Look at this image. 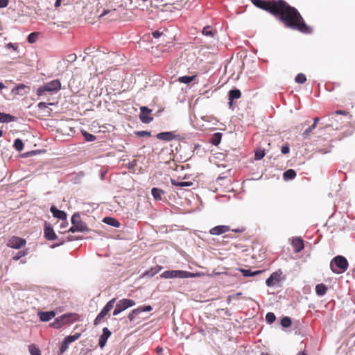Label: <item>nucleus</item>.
Here are the masks:
<instances>
[{"label":"nucleus","instance_id":"nucleus-1","mask_svg":"<svg viewBox=\"0 0 355 355\" xmlns=\"http://www.w3.org/2000/svg\"><path fill=\"white\" fill-rule=\"evenodd\" d=\"M253 5L268 12L279 19L285 26L297 30L303 33H311L312 29L304 21L296 8L291 6L284 0H251Z\"/></svg>","mask_w":355,"mask_h":355},{"label":"nucleus","instance_id":"nucleus-2","mask_svg":"<svg viewBox=\"0 0 355 355\" xmlns=\"http://www.w3.org/2000/svg\"><path fill=\"white\" fill-rule=\"evenodd\" d=\"M348 261L343 256L335 257L331 261L330 268L333 272L340 274L345 272L348 268Z\"/></svg>","mask_w":355,"mask_h":355},{"label":"nucleus","instance_id":"nucleus-3","mask_svg":"<svg viewBox=\"0 0 355 355\" xmlns=\"http://www.w3.org/2000/svg\"><path fill=\"white\" fill-rule=\"evenodd\" d=\"M61 89V83L59 80H51L43 86L40 87L37 90V95L43 96L46 92H57Z\"/></svg>","mask_w":355,"mask_h":355},{"label":"nucleus","instance_id":"nucleus-4","mask_svg":"<svg viewBox=\"0 0 355 355\" xmlns=\"http://www.w3.org/2000/svg\"><path fill=\"white\" fill-rule=\"evenodd\" d=\"M196 274L184 270H166L160 275L161 278L171 279V278H180L185 279L193 277Z\"/></svg>","mask_w":355,"mask_h":355},{"label":"nucleus","instance_id":"nucleus-5","mask_svg":"<svg viewBox=\"0 0 355 355\" xmlns=\"http://www.w3.org/2000/svg\"><path fill=\"white\" fill-rule=\"evenodd\" d=\"M115 302H116V299L113 298L105 304V306L103 307V309L101 310V311L98 313V315L94 320V325H98V324H100L101 322L103 319L107 315V313L113 308Z\"/></svg>","mask_w":355,"mask_h":355},{"label":"nucleus","instance_id":"nucleus-6","mask_svg":"<svg viewBox=\"0 0 355 355\" xmlns=\"http://www.w3.org/2000/svg\"><path fill=\"white\" fill-rule=\"evenodd\" d=\"M135 305V302L133 300L130 299H122L117 302L116 307L113 311V315H117L121 312Z\"/></svg>","mask_w":355,"mask_h":355},{"label":"nucleus","instance_id":"nucleus-7","mask_svg":"<svg viewBox=\"0 0 355 355\" xmlns=\"http://www.w3.org/2000/svg\"><path fill=\"white\" fill-rule=\"evenodd\" d=\"M182 146L179 141H173L169 146L164 147V152L168 155H178L181 153Z\"/></svg>","mask_w":355,"mask_h":355},{"label":"nucleus","instance_id":"nucleus-8","mask_svg":"<svg viewBox=\"0 0 355 355\" xmlns=\"http://www.w3.org/2000/svg\"><path fill=\"white\" fill-rule=\"evenodd\" d=\"M26 240L19 237L12 236L8 240V246L11 248L20 249L26 245Z\"/></svg>","mask_w":355,"mask_h":355},{"label":"nucleus","instance_id":"nucleus-9","mask_svg":"<svg viewBox=\"0 0 355 355\" xmlns=\"http://www.w3.org/2000/svg\"><path fill=\"white\" fill-rule=\"evenodd\" d=\"M140 110L139 119L143 123H149L153 120V118L149 115L152 112L150 109L146 106H142L140 107Z\"/></svg>","mask_w":355,"mask_h":355},{"label":"nucleus","instance_id":"nucleus-10","mask_svg":"<svg viewBox=\"0 0 355 355\" xmlns=\"http://www.w3.org/2000/svg\"><path fill=\"white\" fill-rule=\"evenodd\" d=\"M282 272L279 270L274 272L271 274L270 277H268L266 281V284L268 286H272L275 285L276 284L279 283L281 280V275Z\"/></svg>","mask_w":355,"mask_h":355},{"label":"nucleus","instance_id":"nucleus-11","mask_svg":"<svg viewBox=\"0 0 355 355\" xmlns=\"http://www.w3.org/2000/svg\"><path fill=\"white\" fill-rule=\"evenodd\" d=\"M77 318L78 315L76 313L64 314L58 317V319L62 326L75 322Z\"/></svg>","mask_w":355,"mask_h":355},{"label":"nucleus","instance_id":"nucleus-12","mask_svg":"<svg viewBox=\"0 0 355 355\" xmlns=\"http://www.w3.org/2000/svg\"><path fill=\"white\" fill-rule=\"evenodd\" d=\"M230 230V228L227 225H218L211 228L209 230V233L212 235H220Z\"/></svg>","mask_w":355,"mask_h":355},{"label":"nucleus","instance_id":"nucleus-13","mask_svg":"<svg viewBox=\"0 0 355 355\" xmlns=\"http://www.w3.org/2000/svg\"><path fill=\"white\" fill-rule=\"evenodd\" d=\"M110 331L107 327L103 328V334L101 336L98 342V345L101 349L105 347L107 340L110 336Z\"/></svg>","mask_w":355,"mask_h":355},{"label":"nucleus","instance_id":"nucleus-14","mask_svg":"<svg viewBox=\"0 0 355 355\" xmlns=\"http://www.w3.org/2000/svg\"><path fill=\"white\" fill-rule=\"evenodd\" d=\"M38 315L41 321L48 322L55 316V313L53 311L39 312Z\"/></svg>","mask_w":355,"mask_h":355},{"label":"nucleus","instance_id":"nucleus-15","mask_svg":"<svg viewBox=\"0 0 355 355\" xmlns=\"http://www.w3.org/2000/svg\"><path fill=\"white\" fill-rule=\"evenodd\" d=\"M108 15L107 18L109 21L115 20L118 18L119 14L115 9L104 10L100 15V17Z\"/></svg>","mask_w":355,"mask_h":355},{"label":"nucleus","instance_id":"nucleus-16","mask_svg":"<svg viewBox=\"0 0 355 355\" xmlns=\"http://www.w3.org/2000/svg\"><path fill=\"white\" fill-rule=\"evenodd\" d=\"M241 92L239 89H232L228 93V99H229V104L230 106H232L233 103V101L234 99H238L241 98Z\"/></svg>","mask_w":355,"mask_h":355},{"label":"nucleus","instance_id":"nucleus-17","mask_svg":"<svg viewBox=\"0 0 355 355\" xmlns=\"http://www.w3.org/2000/svg\"><path fill=\"white\" fill-rule=\"evenodd\" d=\"M50 210L53 217L61 220H65L67 218V214L63 211L58 209L55 206H51Z\"/></svg>","mask_w":355,"mask_h":355},{"label":"nucleus","instance_id":"nucleus-18","mask_svg":"<svg viewBox=\"0 0 355 355\" xmlns=\"http://www.w3.org/2000/svg\"><path fill=\"white\" fill-rule=\"evenodd\" d=\"M292 245L295 252H299L304 249V242L300 238H294L292 241Z\"/></svg>","mask_w":355,"mask_h":355},{"label":"nucleus","instance_id":"nucleus-19","mask_svg":"<svg viewBox=\"0 0 355 355\" xmlns=\"http://www.w3.org/2000/svg\"><path fill=\"white\" fill-rule=\"evenodd\" d=\"M44 235L46 239L53 241L56 239V234L54 232V230L51 227H46L44 229Z\"/></svg>","mask_w":355,"mask_h":355},{"label":"nucleus","instance_id":"nucleus-20","mask_svg":"<svg viewBox=\"0 0 355 355\" xmlns=\"http://www.w3.org/2000/svg\"><path fill=\"white\" fill-rule=\"evenodd\" d=\"M16 117L9 114H6L0 112V123H9L15 121Z\"/></svg>","mask_w":355,"mask_h":355},{"label":"nucleus","instance_id":"nucleus-21","mask_svg":"<svg viewBox=\"0 0 355 355\" xmlns=\"http://www.w3.org/2000/svg\"><path fill=\"white\" fill-rule=\"evenodd\" d=\"M157 137L161 140L171 141L174 138V135L171 132H164L159 133Z\"/></svg>","mask_w":355,"mask_h":355},{"label":"nucleus","instance_id":"nucleus-22","mask_svg":"<svg viewBox=\"0 0 355 355\" xmlns=\"http://www.w3.org/2000/svg\"><path fill=\"white\" fill-rule=\"evenodd\" d=\"M26 89H29V87L24 84H19L12 89V92L15 95H23L22 91Z\"/></svg>","mask_w":355,"mask_h":355},{"label":"nucleus","instance_id":"nucleus-23","mask_svg":"<svg viewBox=\"0 0 355 355\" xmlns=\"http://www.w3.org/2000/svg\"><path fill=\"white\" fill-rule=\"evenodd\" d=\"M86 230V227L85 224L82 222L78 223L76 225H73V226L69 229V232H83Z\"/></svg>","mask_w":355,"mask_h":355},{"label":"nucleus","instance_id":"nucleus-24","mask_svg":"<svg viewBox=\"0 0 355 355\" xmlns=\"http://www.w3.org/2000/svg\"><path fill=\"white\" fill-rule=\"evenodd\" d=\"M244 277H252L259 275L262 272V270L252 271L250 269H239Z\"/></svg>","mask_w":355,"mask_h":355},{"label":"nucleus","instance_id":"nucleus-25","mask_svg":"<svg viewBox=\"0 0 355 355\" xmlns=\"http://www.w3.org/2000/svg\"><path fill=\"white\" fill-rule=\"evenodd\" d=\"M221 139H222V134L220 132H216V133H214L211 136V137L210 139V142L212 144L217 146L218 144H220Z\"/></svg>","mask_w":355,"mask_h":355},{"label":"nucleus","instance_id":"nucleus-26","mask_svg":"<svg viewBox=\"0 0 355 355\" xmlns=\"http://www.w3.org/2000/svg\"><path fill=\"white\" fill-rule=\"evenodd\" d=\"M327 287L326 285H324L323 284H318L315 287L316 293L319 296L324 295L327 293Z\"/></svg>","mask_w":355,"mask_h":355},{"label":"nucleus","instance_id":"nucleus-27","mask_svg":"<svg viewBox=\"0 0 355 355\" xmlns=\"http://www.w3.org/2000/svg\"><path fill=\"white\" fill-rule=\"evenodd\" d=\"M162 267L161 266H157L155 268H152L150 270L146 271L143 276L144 277H153L155 275H156Z\"/></svg>","mask_w":355,"mask_h":355},{"label":"nucleus","instance_id":"nucleus-28","mask_svg":"<svg viewBox=\"0 0 355 355\" xmlns=\"http://www.w3.org/2000/svg\"><path fill=\"white\" fill-rule=\"evenodd\" d=\"M151 193L155 200H161L164 191L160 189L155 187L152 189Z\"/></svg>","mask_w":355,"mask_h":355},{"label":"nucleus","instance_id":"nucleus-29","mask_svg":"<svg viewBox=\"0 0 355 355\" xmlns=\"http://www.w3.org/2000/svg\"><path fill=\"white\" fill-rule=\"evenodd\" d=\"M295 176H296V172L293 169H288V170L286 171L283 174L284 179L286 180H292V179L295 178Z\"/></svg>","mask_w":355,"mask_h":355},{"label":"nucleus","instance_id":"nucleus-30","mask_svg":"<svg viewBox=\"0 0 355 355\" xmlns=\"http://www.w3.org/2000/svg\"><path fill=\"white\" fill-rule=\"evenodd\" d=\"M316 128L315 125H311L309 127H308L302 134V137L305 139H309L311 137V135L313 132V130Z\"/></svg>","mask_w":355,"mask_h":355},{"label":"nucleus","instance_id":"nucleus-31","mask_svg":"<svg viewBox=\"0 0 355 355\" xmlns=\"http://www.w3.org/2000/svg\"><path fill=\"white\" fill-rule=\"evenodd\" d=\"M103 222L115 227H119L120 225L118 220L111 217L104 218Z\"/></svg>","mask_w":355,"mask_h":355},{"label":"nucleus","instance_id":"nucleus-32","mask_svg":"<svg viewBox=\"0 0 355 355\" xmlns=\"http://www.w3.org/2000/svg\"><path fill=\"white\" fill-rule=\"evenodd\" d=\"M171 184L174 186L181 187H189V186L192 185V182H183V181L179 182L174 179H171Z\"/></svg>","mask_w":355,"mask_h":355},{"label":"nucleus","instance_id":"nucleus-33","mask_svg":"<svg viewBox=\"0 0 355 355\" xmlns=\"http://www.w3.org/2000/svg\"><path fill=\"white\" fill-rule=\"evenodd\" d=\"M195 77H196L195 76H180L178 78V81L182 83L189 84L194 80Z\"/></svg>","mask_w":355,"mask_h":355},{"label":"nucleus","instance_id":"nucleus-34","mask_svg":"<svg viewBox=\"0 0 355 355\" xmlns=\"http://www.w3.org/2000/svg\"><path fill=\"white\" fill-rule=\"evenodd\" d=\"M76 0H56L55 3V7L58 8L60 6L61 4H63L64 6L70 5L76 2Z\"/></svg>","mask_w":355,"mask_h":355},{"label":"nucleus","instance_id":"nucleus-35","mask_svg":"<svg viewBox=\"0 0 355 355\" xmlns=\"http://www.w3.org/2000/svg\"><path fill=\"white\" fill-rule=\"evenodd\" d=\"M28 350L31 355H41L40 350L34 344H31L28 346Z\"/></svg>","mask_w":355,"mask_h":355},{"label":"nucleus","instance_id":"nucleus-36","mask_svg":"<svg viewBox=\"0 0 355 355\" xmlns=\"http://www.w3.org/2000/svg\"><path fill=\"white\" fill-rule=\"evenodd\" d=\"M13 146L17 150L21 151L23 150L24 143L21 139H16L14 141Z\"/></svg>","mask_w":355,"mask_h":355},{"label":"nucleus","instance_id":"nucleus-37","mask_svg":"<svg viewBox=\"0 0 355 355\" xmlns=\"http://www.w3.org/2000/svg\"><path fill=\"white\" fill-rule=\"evenodd\" d=\"M80 336V334L79 333H76L75 334L73 335H70V336H68L67 337H66L64 339L65 340L69 343V344H71V343L76 341V340H78Z\"/></svg>","mask_w":355,"mask_h":355},{"label":"nucleus","instance_id":"nucleus-38","mask_svg":"<svg viewBox=\"0 0 355 355\" xmlns=\"http://www.w3.org/2000/svg\"><path fill=\"white\" fill-rule=\"evenodd\" d=\"M202 33L203 35H205L206 36H210V37H214V34L216 33V32H214L212 31L211 27H210L209 26L204 27Z\"/></svg>","mask_w":355,"mask_h":355},{"label":"nucleus","instance_id":"nucleus-39","mask_svg":"<svg viewBox=\"0 0 355 355\" xmlns=\"http://www.w3.org/2000/svg\"><path fill=\"white\" fill-rule=\"evenodd\" d=\"M295 80L297 83H299V84H303L306 81V76L303 73H298L295 78Z\"/></svg>","mask_w":355,"mask_h":355},{"label":"nucleus","instance_id":"nucleus-40","mask_svg":"<svg viewBox=\"0 0 355 355\" xmlns=\"http://www.w3.org/2000/svg\"><path fill=\"white\" fill-rule=\"evenodd\" d=\"M82 134L84 136L85 139L87 141H93L96 139V136L92 134L88 133L86 131H82Z\"/></svg>","mask_w":355,"mask_h":355},{"label":"nucleus","instance_id":"nucleus-41","mask_svg":"<svg viewBox=\"0 0 355 355\" xmlns=\"http://www.w3.org/2000/svg\"><path fill=\"white\" fill-rule=\"evenodd\" d=\"M276 317L273 313L269 312L266 314V320L268 323L272 324L275 322Z\"/></svg>","mask_w":355,"mask_h":355},{"label":"nucleus","instance_id":"nucleus-42","mask_svg":"<svg viewBox=\"0 0 355 355\" xmlns=\"http://www.w3.org/2000/svg\"><path fill=\"white\" fill-rule=\"evenodd\" d=\"M141 313V310L140 309H134L132 310L128 315V319L130 320V321H132L135 318V315H138L139 313Z\"/></svg>","mask_w":355,"mask_h":355},{"label":"nucleus","instance_id":"nucleus-43","mask_svg":"<svg viewBox=\"0 0 355 355\" xmlns=\"http://www.w3.org/2000/svg\"><path fill=\"white\" fill-rule=\"evenodd\" d=\"M281 324L284 327H288L291 324V320L288 317H284L282 319Z\"/></svg>","mask_w":355,"mask_h":355},{"label":"nucleus","instance_id":"nucleus-44","mask_svg":"<svg viewBox=\"0 0 355 355\" xmlns=\"http://www.w3.org/2000/svg\"><path fill=\"white\" fill-rule=\"evenodd\" d=\"M27 254V252L26 250H21V251H19L18 252L15 256L13 257V259L15 260V261H17L19 260V259H21L22 257H24L25 255H26Z\"/></svg>","mask_w":355,"mask_h":355},{"label":"nucleus","instance_id":"nucleus-45","mask_svg":"<svg viewBox=\"0 0 355 355\" xmlns=\"http://www.w3.org/2000/svg\"><path fill=\"white\" fill-rule=\"evenodd\" d=\"M37 33H32L28 36V42L29 43H34L37 37Z\"/></svg>","mask_w":355,"mask_h":355},{"label":"nucleus","instance_id":"nucleus-46","mask_svg":"<svg viewBox=\"0 0 355 355\" xmlns=\"http://www.w3.org/2000/svg\"><path fill=\"white\" fill-rule=\"evenodd\" d=\"M69 343L65 340V339L63 340V342L61 344V346L60 347V353L62 354L64 353L69 347Z\"/></svg>","mask_w":355,"mask_h":355},{"label":"nucleus","instance_id":"nucleus-47","mask_svg":"<svg viewBox=\"0 0 355 355\" xmlns=\"http://www.w3.org/2000/svg\"><path fill=\"white\" fill-rule=\"evenodd\" d=\"M81 222L80 216L78 214H74L71 217V223L73 225H76L78 223Z\"/></svg>","mask_w":355,"mask_h":355},{"label":"nucleus","instance_id":"nucleus-48","mask_svg":"<svg viewBox=\"0 0 355 355\" xmlns=\"http://www.w3.org/2000/svg\"><path fill=\"white\" fill-rule=\"evenodd\" d=\"M51 326L53 328H55V329H59L60 327H62V325L61 324L60 322V320L58 319V318H57L51 324Z\"/></svg>","mask_w":355,"mask_h":355},{"label":"nucleus","instance_id":"nucleus-49","mask_svg":"<svg viewBox=\"0 0 355 355\" xmlns=\"http://www.w3.org/2000/svg\"><path fill=\"white\" fill-rule=\"evenodd\" d=\"M169 5H171L172 8L170 9V11H173V9H176V10H181L182 8V5L179 3H171Z\"/></svg>","mask_w":355,"mask_h":355},{"label":"nucleus","instance_id":"nucleus-50","mask_svg":"<svg viewBox=\"0 0 355 355\" xmlns=\"http://www.w3.org/2000/svg\"><path fill=\"white\" fill-rule=\"evenodd\" d=\"M155 1L159 3V6H166L171 3L169 0H155Z\"/></svg>","mask_w":355,"mask_h":355},{"label":"nucleus","instance_id":"nucleus-51","mask_svg":"<svg viewBox=\"0 0 355 355\" xmlns=\"http://www.w3.org/2000/svg\"><path fill=\"white\" fill-rule=\"evenodd\" d=\"M290 148L288 144L282 147L281 152L283 154H288L289 153Z\"/></svg>","mask_w":355,"mask_h":355},{"label":"nucleus","instance_id":"nucleus-52","mask_svg":"<svg viewBox=\"0 0 355 355\" xmlns=\"http://www.w3.org/2000/svg\"><path fill=\"white\" fill-rule=\"evenodd\" d=\"M138 309H140L141 310V313L143 312V311H150L152 310V306H150V305H148V306H142V307H139L137 308Z\"/></svg>","mask_w":355,"mask_h":355},{"label":"nucleus","instance_id":"nucleus-53","mask_svg":"<svg viewBox=\"0 0 355 355\" xmlns=\"http://www.w3.org/2000/svg\"><path fill=\"white\" fill-rule=\"evenodd\" d=\"M10 2V0H0V8H6Z\"/></svg>","mask_w":355,"mask_h":355},{"label":"nucleus","instance_id":"nucleus-54","mask_svg":"<svg viewBox=\"0 0 355 355\" xmlns=\"http://www.w3.org/2000/svg\"><path fill=\"white\" fill-rule=\"evenodd\" d=\"M137 135H139V136H141V137L150 136V132H148L147 131H140V132H138L137 133Z\"/></svg>","mask_w":355,"mask_h":355},{"label":"nucleus","instance_id":"nucleus-55","mask_svg":"<svg viewBox=\"0 0 355 355\" xmlns=\"http://www.w3.org/2000/svg\"><path fill=\"white\" fill-rule=\"evenodd\" d=\"M136 165V161L135 160H133L132 162H128V168L130 169H132L135 167V166Z\"/></svg>","mask_w":355,"mask_h":355},{"label":"nucleus","instance_id":"nucleus-56","mask_svg":"<svg viewBox=\"0 0 355 355\" xmlns=\"http://www.w3.org/2000/svg\"><path fill=\"white\" fill-rule=\"evenodd\" d=\"M335 113L336 114H342V115H347L348 114V112L345 110H337Z\"/></svg>","mask_w":355,"mask_h":355},{"label":"nucleus","instance_id":"nucleus-57","mask_svg":"<svg viewBox=\"0 0 355 355\" xmlns=\"http://www.w3.org/2000/svg\"><path fill=\"white\" fill-rule=\"evenodd\" d=\"M309 123V121H306L304 123H301L299 126L297 127V128L301 129V127L303 128L304 125H306Z\"/></svg>","mask_w":355,"mask_h":355},{"label":"nucleus","instance_id":"nucleus-58","mask_svg":"<svg viewBox=\"0 0 355 355\" xmlns=\"http://www.w3.org/2000/svg\"><path fill=\"white\" fill-rule=\"evenodd\" d=\"M38 107L40 108H44V107H46V103H44V102H41L38 104Z\"/></svg>","mask_w":355,"mask_h":355},{"label":"nucleus","instance_id":"nucleus-59","mask_svg":"<svg viewBox=\"0 0 355 355\" xmlns=\"http://www.w3.org/2000/svg\"><path fill=\"white\" fill-rule=\"evenodd\" d=\"M36 152L33 150V151H30V152H27L24 154H23L22 155H26V156H28V155H33L34 154H35Z\"/></svg>","mask_w":355,"mask_h":355},{"label":"nucleus","instance_id":"nucleus-60","mask_svg":"<svg viewBox=\"0 0 355 355\" xmlns=\"http://www.w3.org/2000/svg\"><path fill=\"white\" fill-rule=\"evenodd\" d=\"M7 47H8V48H12V49H14L15 50H16V49H17V46H15L12 43H8V44H7Z\"/></svg>","mask_w":355,"mask_h":355},{"label":"nucleus","instance_id":"nucleus-61","mask_svg":"<svg viewBox=\"0 0 355 355\" xmlns=\"http://www.w3.org/2000/svg\"><path fill=\"white\" fill-rule=\"evenodd\" d=\"M153 36L156 38L159 37L161 35V33L159 32V31H155L153 33Z\"/></svg>","mask_w":355,"mask_h":355},{"label":"nucleus","instance_id":"nucleus-62","mask_svg":"<svg viewBox=\"0 0 355 355\" xmlns=\"http://www.w3.org/2000/svg\"><path fill=\"white\" fill-rule=\"evenodd\" d=\"M69 58L71 61H74L76 59V55L75 54H71L69 55Z\"/></svg>","mask_w":355,"mask_h":355},{"label":"nucleus","instance_id":"nucleus-63","mask_svg":"<svg viewBox=\"0 0 355 355\" xmlns=\"http://www.w3.org/2000/svg\"><path fill=\"white\" fill-rule=\"evenodd\" d=\"M319 120H320V119H319V118H318V117H315V118H314L313 125H315V126H317V124H318V123Z\"/></svg>","mask_w":355,"mask_h":355},{"label":"nucleus","instance_id":"nucleus-64","mask_svg":"<svg viewBox=\"0 0 355 355\" xmlns=\"http://www.w3.org/2000/svg\"><path fill=\"white\" fill-rule=\"evenodd\" d=\"M297 355H307L305 352H299Z\"/></svg>","mask_w":355,"mask_h":355}]
</instances>
